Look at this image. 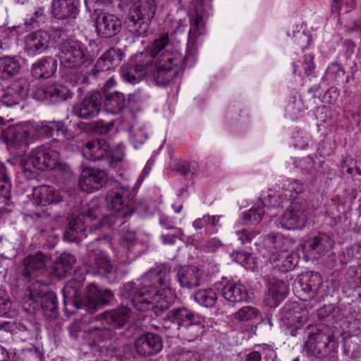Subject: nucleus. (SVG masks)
<instances>
[{"label": "nucleus", "mask_w": 361, "mask_h": 361, "mask_svg": "<svg viewBox=\"0 0 361 361\" xmlns=\"http://www.w3.org/2000/svg\"><path fill=\"white\" fill-rule=\"evenodd\" d=\"M28 92L26 81L15 82L11 87L5 90L1 97V103L6 106H13L25 99Z\"/></svg>", "instance_id": "22"}, {"label": "nucleus", "mask_w": 361, "mask_h": 361, "mask_svg": "<svg viewBox=\"0 0 361 361\" xmlns=\"http://www.w3.org/2000/svg\"><path fill=\"white\" fill-rule=\"evenodd\" d=\"M99 210L96 208H88L81 212L77 217L70 220L64 233V238L71 242H79L87 237V227L89 222L97 219Z\"/></svg>", "instance_id": "11"}, {"label": "nucleus", "mask_w": 361, "mask_h": 361, "mask_svg": "<svg viewBox=\"0 0 361 361\" xmlns=\"http://www.w3.org/2000/svg\"><path fill=\"white\" fill-rule=\"evenodd\" d=\"M171 267L162 264L151 269L141 278V283L128 282L121 288V295L139 311L154 307L168 309L176 298L170 287Z\"/></svg>", "instance_id": "2"}, {"label": "nucleus", "mask_w": 361, "mask_h": 361, "mask_svg": "<svg viewBox=\"0 0 361 361\" xmlns=\"http://www.w3.org/2000/svg\"><path fill=\"white\" fill-rule=\"evenodd\" d=\"M298 306H293V310L289 309L286 312L285 319L287 320L288 325L295 326L296 329L304 325L308 319V312L306 310L301 311L295 310Z\"/></svg>", "instance_id": "44"}, {"label": "nucleus", "mask_w": 361, "mask_h": 361, "mask_svg": "<svg viewBox=\"0 0 361 361\" xmlns=\"http://www.w3.org/2000/svg\"><path fill=\"white\" fill-rule=\"evenodd\" d=\"M47 290V283H43L41 281L36 280L28 285L26 288L24 295V300L25 302L30 301L32 302H37L38 300L42 298L43 295L48 292Z\"/></svg>", "instance_id": "42"}, {"label": "nucleus", "mask_w": 361, "mask_h": 361, "mask_svg": "<svg viewBox=\"0 0 361 361\" xmlns=\"http://www.w3.org/2000/svg\"><path fill=\"white\" fill-rule=\"evenodd\" d=\"M130 312L129 307L122 306L118 309L105 312L104 319L106 323L112 326L121 327L128 319Z\"/></svg>", "instance_id": "39"}, {"label": "nucleus", "mask_w": 361, "mask_h": 361, "mask_svg": "<svg viewBox=\"0 0 361 361\" xmlns=\"http://www.w3.org/2000/svg\"><path fill=\"white\" fill-rule=\"evenodd\" d=\"M96 30L103 37H111L117 35L122 26L121 20L112 14L101 13L96 18Z\"/></svg>", "instance_id": "19"}, {"label": "nucleus", "mask_w": 361, "mask_h": 361, "mask_svg": "<svg viewBox=\"0 0 361 361\" xmlns=\"http://www.w3.org/2000/svg\"><path fill=\"white\" fill-rule=\"evenodd\" d=\"M265 214L266 212L264 210V207L260 204L257 207H252L244 212L243 214V220L247 224H257L262 221V216ZM267 214L271 217L275 216V214H269L268 212Z\"/></svg>", "instance_id": "47"}, {"label": "nucleus", "mask_w": 361, "mask_h": 361, "mask_svg": "<svg viewBox=\"0 0 361 361\" xmlns=\"http://www.w3.org/2000/svg\"><path fill=\"white\" fill-rule=\"evenodd\" d=\"M259 234L257 231H249L247 229H241L236 231V235L242 244H247L251 241Z\"/></svg>", "instance_id": "58"}, {"label": "nucleus", "mask_w": 361, "mask_h": 361, "mask_svg": "<svg viewBox=\"0 0 361 361\" xmlns=\"http://www.w3.org/2000/svg\"><path fill=\"white\" fill-rule=\"evenodd\" d=\"M222 245L221 242L216 238L207 240L204 245V250L207 252H212L216 251Z\"/></svg>", "instance_id": "60"}, {"label": "nucleus", "mask_w": 361, "mask_h": 361, "mask_svg": "<svg viewBox=\"0 0 361 361\" xmlns=\"http://www.w3.org/2000/svg\"><path fill=\"white\" fill-rule=\"evenodd\" d=\"M176 279L181 288L190 290L201 285L203 272L197 267L185 266L178 270Z\"/></svg>", "instance_id": "20"}, {"label": "nucleus", "mask_w": 361, "mask_h": 361, "mask_svg": "<svg viewBox=\"0 0 361 361\" xmlns=\"http://www.w3.org/2000/svg\"><path fill=\"white\" fill-rule=\"evenodd\" d=\"M42 300V307L44 312L51 313L53 315L57 312L58 301L56 294L54 292H47L43 295Z\"/></svg>", "instance_id": "50"}, {"label": "nucleus", "mask_w": 361, "mask_h": 361, "mask_svg": "<svg viewBox=\"0 0 361 361\" xmlns=\"http://www.w3.org/2000/svg\"><path fill=\"white\" fill-rule=\"evenodd\" d=\"M125 146L120 143L118 144L116 149L114 150V152H112V156H111V159L118 162V161H121L123 158L124 157V155H125Z\"/></svg>", "instance_id": "62"}, {"label": "nucleus", "mask_w": 361, "mask_h": 361, "mask_svg": "<svg viewBox=\"0 0 361 361\" xmlns=\"http://www.w3.org/2000/svg\"><path fill=\"white\" fill-rule=\"evenodd\" d=\"M108 180L106 171L95 169L84 171L80 178L79 185L82 190L92 192L102 188Z\"/></svg>", "instance_id": "18"}, {"label": "nucleus", "mask_w": 361, "mask_h": 361, "mask_svg": "<svg viewBox=\"0 0 361 361\" xmlns=\"http://www.w3.org/2000/svg\"><path fill=\"white\" fill-rule=\"evenodd\" d=\"M338 342L331 329L323 324L319 325L314 333H312L305 342L307 352L318 358H324L333 353Z\"/></svg>", "instance_id": "6"}, {"label": "nucleus", "mask_w": 361, "mask_h": 361, "mask_svg": "<svg viewBox=\"0 0 361 361\" xmlns=\"http://www.w3.org/2000/svg\"><path fill=\"white\" fill-rule=\"evenodd\" d=\"M32 197L37 205L46 206L62 201V197L58 190L45 185L34 188Z\"/></svg>", "instance_id": "25"}, {"label": "nucleus", "mask_w": 361, "mask_h": 361, "mask_svg": "<svg viewBox=\"0 0 361 361\" xmlns=\"http://www.w3.org/2000/svg\"><path fill=\"white\" fill-rule=\"evenodd\" d=\"M73 283L75 281H70L64 287V310L66 312H73L68 310L67 306L71 305L75 307V310L80 308H85L90 312H94L98 310L101 305L110 304L114 299V293L107 289L102 290L94 283L90 284L87 287L86 293L83 299L77 298L78 290L76 288L73 290L74 298H68L66 293L71 294V290L73 288Z\"/></svg>", "instance_id": "4"}, {"label": "nucleus", "mask_w": 361, "mask_h": 361, "mask_svg": "<svg viewBox=\"0 0 361 361\" xmlns=\"http://www.w3.org/2000/svg\"><path fill=\"white\" fill-rule=\"evenodd\" d=\"M103 102L102 94L97 91L88 92L73 106L75 116L82 119H92L101 111Z\"/></svg>", "instance_id": "12"}, {"label": "nucleus", "mask_w": 361, "mask_h": 361, "mask_svg": "<svg viewBox=\"0 0 361 361\" xmlns=\"http://www.w3.org/2000/svg\"><path fill=\"white\" fill-rule=\"evenodd\" d=\"M234 317L240 322H250L258 320L260 317L259 310L252 306H245L237 311Z\"/></svg>", "instance_id": "48"}, {"label": "nucleus", "mask_w": 361, "mask_h": 361, "mask_svg": "<svg viewBox=\"0 0 361 361\" xmlns=\"http://www.w3.org/2000/svg\"><path fill=\"white\" fill-rule=\"evenodd\" d=\"M134 346L140 356L147 357L160 352L163 343L159 336L153 333H145L135 339Z\"/></svg>", "instance_id": "15"}, {"label": "nucleus", "mask_w": 361, "mask_h": 361, "mask_svg": "<svg viewBox=\"0 0 361 361\" xmlns=\"http://www.w3.org/2000/svg\"><path fill=\"white\" fill-rule=\"evenodd\" d=\"M222 297L227 301L235 303L246 300L247 292L246 288L241 283L228 282L221 288Z\"/></svg>", "instance_id": "34"}, {"label": "nucleus", "mask_w": 361, "mask_h": 361, "mask_svg": "<svg viewBox=\"0 0 361 361\" xmlns=\"http://www.w3.org/2000/svg\"><path fill=\"white\" fill-rule=\"evenodd\" d=\"M78 8L75 0H52L51 15L57 20L75 19Z\"/></svg>", "instance_id": "24"}, {"label": "nucleus", "mask_w": 361, "mask_h": 361, "mask_svg": "<svg viewBox=\"0 0 361 361\" xmlns=\"http://www.w3.org/2000/svg\"><path fill=\"white\" fill-rule=\"evenodd\" d=\"M203 322V317L200 316L194 322H191L190 324L178 329V332H169L168 336H178L189 342L192 341L198 338L204 332V325Z\"/></svg>", "instance_id": "29"}, {"label": "nucleus", "mask_w": 361, "mask_h": 361, "mask_svg": "<svg viewBox=\"0 0 361 361\" xmlns=\"http://www.w3.org/2000/svg\"><path fill=\"white\" fill-rule=\"evenodd\" d=\"M11 183L8 174H0V197L6 199L11 192Z\"/></svg>", "instance_id": "56"}, {"label": "nucleus", "mask_w": 361, "mask_h": 361, "mask_svg": "<svg viewBox=\"0 0 361 361\" xmlns=\"http://www.w3.org/2000/svg\"><path fill=\"white\" fill-rule=\"evenodd\" d=\"M106 202L107 208L118 214V216L125 218L132 214L133 206L128 186L116 183L106 195Z\"/></svg>", "instance_id": "9"}, {"label": "nucleus", "mask_w": 361, "mask_h": 361, "mask_svg": "<svg viewBox=\"0 0 361 361\" xmlns=\"http://www.w3.org/2000/svg\"><path fill=\"white\" fill-rule=\"evenodd\" d=\"M300 66H302L304 69V73L306 76L312 75L315 68V66L314 64V57L311 55L305 56L302 62L298 61L294 63L293 71L295 73L298 72V74H300V71H299Z\"/></svg>", "instance_id": "51"}, {"label": "nucleus", "mask_w": 361, "mask_h": 361, "mask_svg": "<svg viewBox=\"0 0 361 361\" xmlns=\"http://www.w3.org/2000/svg\"><path fill=\"white\" fill-rule=\"evenodd\" d=\"M109 145L105 140L95 139L87 142L82 148V156L90 161L102 160L109 156Z\"/></svg>", "instance_id": "23"}, {"label": "nucleus", "mask_w": 361, "mask_h": 361, "mask_svg": "<svg viewBox=\"0 0 361 361\" xmlns=\"http://www.w3.org/2000/svg\"><path fill=\"white\" fill-rule=\"evenodd\" d=\"M68 90L60 85H49L37 88L35 96L38 100H48L50 102H57L67 99Z\"/></svg>", "instance_id": "28"}, {"label": "nucleus", "mask_w": 361, "mask_h": 361, "mask_svg": "<svg viewBox=\"0 0 361 361\" xmlns=\"http://www.w3.org/2000/svg\"><path fill=\"white\" fill-rule=\"evenodd\" d=\"M232 259L238 264H240L246 269H251L250 261L252 257L250 253L244 251H233L231 253Z\"/></svg>", "instance_id": "52"}, {"label": "nucleus", "mask_w": 361, "mask_h": 361, "mask_svg": "<svg viewBox=\"0 0 361 361\" xmlns=\"http://www.w3.org/2000/svg\"><path fill=\"white\" fill-rule=\"evenodd\" d=\"M45 159L46 154L44 152V145L32 149L23 165L24 176L29 180L37 178L39 171L45 170Z\"/></svg>", "instance_id": "16"}, {"label": "nucleus", "mask_w": 361, "mask_h": 361, "mask_svg": "<svg viewBox=\"0 0 361 361\" xmlns=\"http://www.w3.org/2000/svg\"><path fill=\"white\" fill-rule=\"evenodd\" d=\"M183 61L184 58L169 43L166 35L154 39L146 52L135 56V61L123 65L120 72L123 80L130 84H137L149 75L157 84L166 85L176 75L172 73L173 68L180 66Z\"/></svg>", "instance_id": "1"}, {"label": "nucleus", "mask_w": 361, "mask_h": 361, "mask_svg": "<svg viewBox=\"0 0 361 361\" xmlns=\"http://www.w3.org/2000/svg\"><path fill=\"white\" fill-rule=\"evenodd\" d=\"M123 218L118 216V214H109L104 216L102 218V220L99 222V224L102 226H106L109 228H111L114 225L120 222L123 226V228H122V230H123L125 228L128 226V223L126 221H123Z\"/></svg>", "instance_id": "53"}, {"label": "nucleus", "mask_w": 361, "mask_h": 361, "mask_svg": "<svg viewBox=\"0 0 361 361\" xmlns=\"http://www.w3.org/2000/svg\"><path fill=\"white\" fill-rule=\"evenodd\" d=\"M284 200H281L280 197H276L271 190L269 191L267 197L264 202H262L261 204L266 207L267 209L270 207H282Z\"/></svg>", "instance_id": "57"}, {"label": "nucleus", "mask_w": 361, "mask_h": 361, "mask_svg": "<svg viewBox=\"0 0 361 361\" xmlns=\"http://www.w3.org/2000/svg\"><path fill=\"white\" fill-rule=\"evenodd\" d=\"M10 34L11 32L7 30H0V49L8 48Z\"/></svg>", "instance_id": "64"}, {"label": "nucleus", "mask_w": 361, "mask_h": 361, "mask_svg": "<svg viewBox=\"0 0 361 361\" xmlns=\"http://www.w3.org/2000/svg\"><path fill=\"white\" fill-rule=\"evenodd\" d=\"M59 58L63 66L75 68L90 61V54L85 45L72 39H62L59 43Z\"/></svg>", "instance_id": "7"}, {"label": "nucleus", "mask_w": 361, "mask_h": 361, "mask_svg": "<svg viewBox=\"0 0 361 361\" xmlns=\"http://www.w3.org/2000/svg\"><path fill=\"white\" fill-rule=\"evenodd\" d=\"M88 255L85 264L89 268L88 272L92 274H104L111 271V265L106 255L99 249H94V243L87 245Z\"/></svg>", "instance_id": "14"}, {"label": "nucleus", "mask_w": 361, "mask_h": 361, "mask_svg": "<svg viewBox=\"0 0 361 361\" xmlns=\"http://www.w3.org/2000/svg\"><path fill=\"white\" fill-rule=\"evenodd\" d=\"M102 103L108 113L117 114L125 108L127 100L123 93L114 92L106 94Z\"/></svg>", "instance_id": "36"}, {"label": "nucleus", "mask_w": 361, "mask_h": 361, "mask_svg": "<svg viewBox=\"0 0 361 361\" xmlns=\"http://www.w3.org/2000/svg\"><path fill=\"white\" fill-rule=\"evenodd\" d=\"M44 152L46 154L45 170L69 172V166L64 162L61 161L59 152L56 149L44 145Z\"/></svg>", "instance_id": "38"}, {"label": "nucleus", "mask_w": 361, "mask_h": 361, "mask_svg": "<svg viewBox=\"0 0 361 361\" xmlns=\"http://www.w3.org/2000/svg\"><path fill=\"white\" fill-rule=\"evenodd\" d=\"M31 133L39 137H49L53 135L54 131L59 134L64 133V124L61 121H44L38 123L28 122Z\"/></svg>", "instance_id": "26"}, {"label": "nucleus", "mask_w": 361, "mask_h": 361, "mask_svg": "<svg viewBox=\"0 0 361 361\" xmlns=\"http://www.w3.org/2000/svg\"><path fill=\"white\" fill-rule=\"evenodd\" d=\"M198 164L195 162L181 161L177 164L176 171L186 178H193L197 174Z\"/></svg>", "instance_id": "49"}, {"label": "nucleus", "mask_w": 361, "mask_h": 361, "mask_svg": "<svg viewBox=\"0 0 361 361\" xmlns=\"http://www.w3.org/2000/svg\"><path fill=\"white\" fill-rule=\"evenodd\" d=\"M113 0H85L86 9L88 12L95 10L97 5H102L112 2Z\"/></svg>", "instance_id": "63"}, {"label": "nucleus", "mask_w": 361, "mask_h": 361, "mask_svg": "<svg viewBox=\"0 0 361 361\" xmlns=\"http://www.w3.org/2000/svg\"><path fill=\"white\" fill-rule=\"evenodd\" d=\"M298 254L294 252L273 253L269 258L270 262L274 264V267L282 272L293 269L298 263Z\"/></svg>", "instance_id": "33"}, {"label": "nucleus", "mask_w": 361, "mask_h": 361, "mask_svg": "<svg viewBox=\"0 0 361 361\" xmlns=\"http://www.w3.org/2000/svg\"><path fill=\"white\" fill-rule=\"evenodd\" d=\"M201 315L186 307H174L167 312L164 319V327L168 328L166 325L172 323L178 326V330L194 322Z\"/></svg>", "instance_id": "21"}, {"label": "nucleus", "mask_w": 361, "mask_h": 361, "mask_svg": "<svg viewBox=\"0 0 361 361\" xmlns=\"http://www.w3.org/2000/svg\"><path fill=\"white\" fill-rule=\"evenodd\" d=\"M45 261L46 257L42 252L28 255L23 260V275L26 278L36 276L44 269Z\"/></svg>", "instance_id": "32"}, {"label": "nucleus", "mask_w": 361, "mask_h": 361, "mask_svg": "<svg viewBox=\"0 0 361 361\" xmlns=\"http://www.w3.org/2000/svg\"><path fill=\"white\" fill-rule=\"evenodd\" d=\"M4 137L9 150L27 146L31 140V130L28 123L8 127Z\"/></svg>", "instance_id": "13"}, {"label": "nucleus", "mask_w": 361, "mask_h": 361, "mask_svg": "<svg viewBox=\"0 0 361 361\" xmlns=\"http://www.w3.org/2000/svg\"><path fill=\"white\" fill-rule=\"evenodd\" d=\"M268 291L266 300L270 306H276L286 296L288 288L285 283L276 278L269 279L267 283Z\"/></svg>", "instance_id": "30"}, {"label": "nucleus", "mask_w": 361, "mask_h": 361, "mask_svg": "<svg viewBox=\"0 0 361 361\" xmlns=\"http://www.w3.org/2000/svg\"><path fill=\"white\" fill-rule=\"evenodd\" d=\"M50 35L44 30L28 34L24 42V50L30 56H35L47 51L49 47Z\"/></svg>", "instance_id": "17"}, {"label": "nucleus", "mask_w": 361, "mask_h": 361, "mask_svg": "<svg viewBox=\"0 0 361 361\" xmlns=\"http://www.w3.org/2000/svg\"><path fill=\"white\" fill-rule=\"evenodd\" d=\"M20 70V62L15 56L0 58V79H11L17 75Z\"/></svg>", "instance_id": "37"}, {"label": "nucleus", "mask_w": 361, "mask_h": 361, "mask_svg": "<svg viewBox=\"0 0 361 361\" xmlns=\"http://www.w3.org/2000/svg\"><path fill=\"white\" fill-rule=\"evenodd\" d=\"M120 245L133 258L145 252V246L137 240L136 234L133 231H126L121 235Z\"/></svg>", "instance_id": "31"}, {"label": "nucleus", "mask_w": 361, "mask_h": 361, "mask_svg": "<svg viewBox=\"0 0 361 361\" xmlns=\"http://www.w3.org/2000/svg\"><path fill=\"white\" fill-rule=\"evenodd\" d=\"M333 244L334 241L331 235L326 233H319L307 243L310 249L319 255H324L331 249Z\"/></svg>", "instance_id": "40"}, {"label": "nucleus", "mask_w": 361, "mask_h": 361, "mask_svg": "<svg viewBox=\"0 0 361 361\" xmlns=\"http://www.w3.org/2000/svg\"><path fill=\"white\" fill-rule=\"evenodd\" d=\"M307 202L304 199L295 198L279 219L281 227L288 230L303 227L307 220Z\"/></svg>", "instance_id": "10"}, {"label": "nucleus", "mask_w": 361, "mask_h": 361, "mask_svg": "<svg viewBox=\"0 0 361 361\" xmlns=\"http://www.w3.org/2000/svg\"><path fill=\"white\" fill-rule=\"evenodd\" d=\"M303 276L306 277L307 282L310 284L314 295H316L322 283V279L320 274L317 272H311L307 273L305 275H303Z\"/></svg>", "instance_id": "54"}, {"label": "nucleus", "mask_w": 361, "mask_h": 361, "mask_svg": "<svg viewBox=\"0 0 361 361\" xmlns=\"http://www.w3.org/2000/svg\"><path fill=\"white\" fill-rule=\"evenodd\" d=\"M195 300L206 307H212L217 300L216 291L212 288L201 289L194 294Z\"/></svg>", "instance_id": "45"}, {"label": "nucleus", "mask_w": 361, "mask_h": 361, "mask_svg": "<svg viewBox=\"0 0 361 361\" xmlns=\"http://www.w3.org/2000/svg\"><path fill=\"white\" fill-rule=\"evenodd\" d=\"M190 18V30L186 48V55L182 56L184 61L180 66L174 67L172 73H176L173 78L177 75L178 71L184 66H189L194 62L197 54V39L198 37L205 33V19L208 16L207 11L204 8L203 0H192L190 11L188 13ZM179 53L182 54L180 51Z\"/></svg>", "instance_id": "3"}, {"label": "nucleus", "mask_w": 361, "mask_h": 361, "mask_svg": "<svg viewBox=\"0 0 361 361\" xmlns=\"http://www.w3.org/2000/svg\"><path fill=\"white\" fill-rule=\"evenodd\" d=\"M265 243L270 249L275 250L276 253H282L288 251L293 245V241L281 233H275L268 235Z\"/></svg>", "instance_id": "41"}, {"label": "nucleus", "mask_w": 361, "mask_h": 361, "mask_svg": "<svg viewBox=\"0 0 361 361\" xmlns=\"http://www.w3.org/2000/svg\"><path fill=\"white\" fill-rule=\"evenodd\" d=\"M299 287L301 290H302L305 293L309 295L310 298H314L315 295L313 293L312 289H311L310 284L307 282L306 277L302 276V277L298 281Z\"/></svg>", "instance_id": "61"}, {"label": "nucleus", "mask_w": 361, "mask_h": 361, "mask_svg": "<svg viewBox=\"0 0 361 361\" xmlns=\"http://www.w3.org/2000/svg\"><path fill=\"white\" fill-rule=\"evenodd\" d=\"M44 16V9L37 8L35 13L30 17L25 19V26L27 29H32L37 26L39 22Z\"/></svg>", "instance_id": "55"}, {"label": "nucleus", "mask_w": 361, "mask_h": 361, "mask_svg": "<svg viewBox=\"0 0 361 361\" xmlns=\"http://www.w3.org/2000/svg\"><path fill=\"white\" fill-rule=\"evenodd\" d=\"M123 53L118 48H110L106 50L97 61L96 63L86 74H81L75 79V83L87 82L88 78L96 79L102 72L114 70L119 66L123 59Z\"/></svg>", "instance_id": "8"}, {"label": "nucleus", "mask_w": 361, "mask_h": 361, "mask_svg": "<svg viewBox=\"0 0 361 361\" xmlns=\"http://www.w3.org/2000/svg\"><path fill=\"white\" fill-rule=\"evenodd\" d=\"M345 74V70L340 64L331 63L326 68L323 80L331 84H338L343 81Z\"/></svg>", "instance_id": "46"}, {"label": "nucleus", "mask_w": 361, "mask_h": 361, "mask_svg": "<svg viewBox=\"0 0 361 361\" xmlns=\"http://www.w3.org/2000/svg\"><path fill=\"white\" fill-rule=\"evenodd\" d=\"M173 234L161 235V238L164 244H174L178 239L181 240L183 236V231L180 228H176Z\"/></svg>", "instance_id": "59"}, {"label": "nucleus", "mask_w": 361, "mask_h": 361, "mask_svg": "<svg viewBox=\"0 0 361 361\" xmlns=\"http://www.w3.org/2000/svg\"><path fill=\"white\" fill-rule=\"evenodd\" d=\"M56 69V59L51 56H44L32 65L30 71L35 78L44 79L51 77Z\"/></svg>", "instance_id": "27"}, {"label": "nucleus", "mask_w": 361, "mask_h": 361, "mask_svg": "<svg viewBox=\"0 0 361 361\" xmlns=\"http://www.w3.org/2000/svg\"><path fill=\"white\" fill-rule=\"evenodd\" d=\"M76 259L74 255L63 252L60 255L54 265V271L59 277H64L72 269Z\"/></svg>", "instance_id": "43"}, {"label": "nucleus", "mask_w": 361, "mask_h": 361, "mask_svg": "<svg viewBox=\"0 0 361 361\" xmlns=\"http://www.w3.org/2000/svg\"><path fill=\"white\" fill-rule=\"evenodd\" d=\"M111 333L108 329L102 324L94 326L84 333V338L91 348H100L99 343L110 337Z\"/></svg>", "instance_id": "35"}, {"label": "nucleus", "mask_w": 361, "mask_h": 361, "mask_svg": "<svg viewBox=\"0 0 361 361\" xmlns=\"http://www.w3.org/2000/svg\"><path fill=\"white\" fill-rule=\"evenodd\" d=\"M157 4L154 0H138L130 8L127 23L131 32L146 36L154 16Z\"/></svg>", "instance_id": "5"}]
</instances>
